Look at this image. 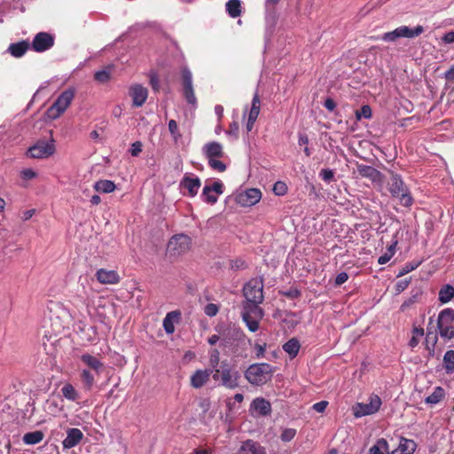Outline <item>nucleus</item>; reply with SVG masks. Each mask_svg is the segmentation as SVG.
Returning a JSON list of instances; mask_svg holds the SVG:
<instances>
[{
	"mask_svg": "<svg viewBox=\"0 0 454 454\" xmlns=\"http://www.w3.org/2000/svg\"><path fill=\"white\" fill-rule=\"evenodd\" d=\"M150 84L154 91L160 90V81L156 74L152 73L150 74Z\"/></svg>",
	"mask_w": 454,
	"mask_h": 454,
	"instance_id": "obj_53",
	"label": "nucleus"
},
{
	"mask_svg": "<svg viewBox=\"0 0 454 454\" xmlns=\"http://www.w3.org/2000/svg\"><path fill=\"white\" fill-rule=\"evenodd\" d=\"M202 197L206 202L210 204H215L218 200V195L210 190L209 185L203 188Z\"/></svg>",
	"mask_w": 454,
	"mask_h": 454,
	"instance_id": "obj_39",
	"label": "nucleus"
},
{
	"mask_svg": "<svg viewBox=\"0 0 454 454\" xmlns=\"http://www.w3.org/2000/svg\"><path fill=\"white\" fill-rule=\"evenodd\" d=\"M299 145H307L309 143V137L305 134L299 135Z\"/></svg>",
	"mask_w": 454,
	"mask_h": 454,
	"instance_id": "obj_64",
	"label": "nucleus"
},
{
	"mask_svg": "<svg viewBox=\"0 0 454 454\" xmlns=\"http://www.w3.org/2000/svg\"><path fill=\"white\" fill-rule=\"evenodd\" d=\"M116 186L113 181L110 180H99L95 183L94 189L97 192L110 193L115 190Z\"/></svg>",
	"mask_w": 454,
	"mask_h": 454,
	"instance_id": "obj_30",
	"label": "nucleus"
},
{
	"mask_svg": "<svg viewBox=\"0 0 454 454\" xmlns=\"http://www.w3.org/2000/svg\"><path fill=\"white\" fill-rule=\"evenodd\" d=\"M29 48V43L27 41H21L16 43L10 44L8 51L15 58L22 57Z\"/></svg>",
	"mask_w": 454,
	"mask_h": 454,
	"instance_id": "obj_24",
	"label": "nucleus"
},
{
	"mask_svg": "<svg viewBox=\"0 0 454 454\" xmlns=\"http://www.w3.org/2000/svg\"><path fill=\"white\" fill-rule=\"evenodd\" d=\"M413 336H417V338H420L425 334L424 329L422 327H414L412 331Z\"/></svg>",
	"mask_w": 454,
	"mask_h": 454,
	"instance_id": "obj_62",
	"label": "nucleus"
},
{
	"mask_svg": "<svg viewBox=\"0 0 454 454\" xmlns=\"http://www.w3.org/2000/svg\"><path fill=\"white\" fill-rule=\"evenodd\" d=\"M74 95L75 90L74 88L64 90L47 110L49 118L53 120L59 118L71 105Z\"/></svg>",
	"mask_w": 454,
	"mask_h": 454,
	"instance_id": "obj_5",
	"label": "nucleus"
},
{
	"mask_svg": "<svg viewBox=\"0 0 454 454\" xmlns=\"http://www.w3.org/2000/svg\"><path fill=\"white\" fill-rule=\"evenodd\" d=\"M388 185V191L392 197L398 199L402 206H411L413 199L408 187L404 184L400 176L393 174Z\"/></svg>",
	"mask_w": 454,
	"mask_h": 454,
	"instance_id": "obj_4",
	"label": "nucleus"
},
{
	"mask_svg": "<svg viewBox=\"0 0 454 454\" xmlns=\"http://www.w3.org/2000/svg\"><path fill=\"white\" fill-rule=\"evenodd\" d=\"M222 336V341L224 345L229 344L231 340L237 341L238 345L242 346L250 343V340L246 337L244 332L239 327L230 326L223 333Z\"/></svg>",
	"mask_w": 454,
	"mask_h": 454,
	"instance_id": "obj_14",
	"label": "nucleus"
},
{
	"mask_svg": "<svg viewBox=\"0 0 454 454\" xmlns=\"http://www.w3.org/2000/svg\"><path fill=\"white\" fill-rule=\"evenodd\" d=\"M34 213H35L34 209H29V210L23 212L22 219L24 221L29 220L33 216Z\"/></svg>",
	"mask_w": 454,
	"mask_h": 454,
	"instance_id": "obj_63",
	"label": "nucleus"
},
{
	"mask_svg": "<svg viewBox=\"0 0 454 454\" xmlns=\"http://www.w3.org/2000/svg\"><path fill=\"white\" fill-rule=\"evenodd\" d=\"M273 192L276 195L282 196L287 192V186L284 182L278 181L273 186Z\"/></svg>",
	"mask_w": 454,
	"mask_h": 454,
	"instance_id": "obj_43",
	"label": "nucleus"
},
{
	"mask_svg": "<svg viewBox=\"0 0 454 454\" xmlns=\"http://www.w3.org/2000/svg\"><path fill=\"white\" fill-rule=\"evenodd\" d=\"M445 396V390L442 387H434L433 393L429 395L426 399L425 403L430 405H434L440 403Z\"/></svg>",
	"mask_w": 454,
	"mask_h": 454,
	"instance_id": "obj_27",
	"label": "nucleus"
},
{
	"mask_svg": "<svg viewBox=\"0 0 454 454\" xmlns=\"http://www.w3.org/2000/svg\"><path fill=\"white\" fill-rule=\"evenodd\" d=\"M362 117L370 119L372 117V109L369 106H363L360 111L356 112V118L360 120Z\"/></svg>",
	"mask_w": 454,
	"mask_h": 454,
	"instance_id": "obj_44",
	"label": "nucleus"
},
{
	"mask_svg": "<svg viewBox=\"0 0 454 454\" xmlns=\"http://www.w3.org/2000/svg\"><path fill=\"white\" fill-rule=\"evenodd\" d=\"M168 130L175 141H177L181 137L177 122L175 120H170L168 121Z\"/></svg>",
	"mask_w": 454,
	"mask_h": 454,
	"instance_id": "obj_41",
	"label": "nucleus"
},
{
	"mask_svg": "<svg viewBox=\"0 0 454 454\" xmlns=\"http://www.w3.org/2000/svg\"><path fill=\"white\" fill-rule=\"evenodd\" d=\"M454 310L452 309H442L437 317V328L442 338L451 340L454 338Z\"/></svg>",
	"mask_w": 454,
	"mask_h": 454,
	"instance_id": "obj_6",
	"label": "nucleus"
},
{
	"mask_svg": "<svg viewBox=\"0 0 454 454\" xmlns=\"http://www.w3.org/2000/svg\"><path fill=\"white\" fill-rule=\"evenodd\" d=\"M261 198V191L256 188H251L237 193L235 201L242 207H251L259 202Z\"/></svg>",
	"mask_w": 454,
	"mask_h": 454,
	"instance_id": "obj_12",
	"label": "nucleus"
},
{
	"mask_svg": "<svg viewBox=\"0 0 454 454\" xmlns=\"http://www.w3.org/2000/svg\"><path fill=\"white\" fill-rule=\"evenodd\" d=\"M442 363L447 374L454 372V350H448L445 352Z\"/></svg>",
	"mask_w": 454,
	"mask_h": 454,
	"instance_id": "obj_32",
	"label": "nucleus"
},
{
	"mask_svg": "<svg viewBox=\"0 0 454 454\" xmlns=\"http://www.w3.org/2000/svg\"><path fill=\"white\" fill-rule=\"evenodd\" d=\"M129 96L132 98L133 106L140 107L147 99L148 90L141 84H134L129 89Z\"/></svg>",
	"mask_w": 454,
	"mask_h": 454,
	"instance_id": "obj_16",
	"label": "nucleus"
},
{
	"mask_svg": "<svg viewBox=\"0 0 454 454\" xmlns=\"http://www.w3.org/2000/svg\"><path fill=\"white\" fill-rule=\"evenodd\" d=\"M83 437V433L79 428H67V437L62 442L63 449L69 450L75 447Z\"/></svg>",
	"mask_w": 454,
	"mask_h": 454,
	"instance_id": "obj_17",
	"label": "nucleus"
},
{
	"mask_svg": "<svg viewBox=\"0 0 454 454\" xmlns=\"http://www.w3.org/2000/svg\"><path fill=\"white\" fill-rule=\"evenodd\" d=\"M54 44V36L47 32H39L34 37L31 47L36 52H43Z\"/></svg>",
	"mask_w": 454,
	"mask_h": 454,
	"instance_id": "obj_13",
	"label": "nucleus"
},
{
	"mask_svg": "<svg viewBox=\"0 0 454 454\" xmlns=\"http://www.w3.org/2000/svg\"><path fill=\"white\" fill-rule=\"evenodd\" d=\"M324 106L327 110L333 111L336 106V104L333 99L329 98L325 99Z\"/></svg>",
	"mask_w": 454,
	"mask_h": 454,
	"instance_id": "obj_59",
	"label": "nucleus"
},
{
	"mask_svg": "<svg viewBox=\"0 0 454 454\" xmlns=\"http://www.w3.org/2000/svg\"><path fill=\"white\" fill-rule=\"evenodd\" d=\"M213 379L215 381L220 380L223 387L234 389L239 387L240 374L238 371L231 369L227 361H223L219 369H215L213 373Z\"/></svg>",
	"mask_w": 454,
	"mask_h": 454,
	"instance_id": "obj_3",
	"label": "nucleus"
},
{
	"mask_svg": "<svg viewBox=\"0 0 454 454\" xmlns=\"http://www.w3.org/2000/svg\"><path fill=\"white\" fill-rule=\"evenodd\" d=\"M251 409L259 415L266 416L270 413L271 405L270 402L264 398H255L251 404Z\"/></svg>",
	"mask_w": 454,
	"mask_h": 454,
	"instance_id": "obj_23",
	"label": "nucleus"
},
{
	"mask_svg": "<svg viewBox=\"0 0 454 454\" xmlns=\"http://www.w3.org/2000/svg\"><path fill=\"white\" fill-rule=\"evenodd\" d=\"M260 303L243 302L241 317L248 330L252 333L259 329V323L264 317L263 309L259 307Z\"/></svg>",
	"mask_w": 454,
	"mask_h": 454,
	"instance_id": "obj_1",
	"label": "nucleus"
},
{
	"mask_svg": "<svg viewBox=\"0 0 454 454\" xmlns=\"http://www.w3.org/2000/svg\"><path fill=\"white\" fill-rule=\"evenodd\" d=\"M391 252H386L382 255H380L378 259L379 264H385L392 258Z\"/></svg>",
	"mask_w": 454,
	"mask_h": 454,
	"instance_id": "obj_55",
	"label": "nucleus"
},
{
	"mask_svg": "<svg viewBox=\"0 0 454 454\" xmlns=\"http://www.w3.org/2000/svg\"><path fill=\"white\" fill-rule=\"evenodd\" d=\"M348 274L346 272H341L337 275L335 283L337 285H342L348 280Z\"/></svg>",
	"mask_w": 454,
	"mask_h": 454,
	"instance_id": "obj_56",
	"label": "nucleus"
},
{
	"mask_svg": "<svg viewBox=\"0 0 454 454\" xmlns=\"http://www.w3.org/2000/svg\"><path fill=\"white\" fill-rule=\"evenodd\" d=\"M191 239L184 234H177L173 236L167 247L169 256L177 257L188 252L191 248Z\"/></svg>",
	"mask_w": 454,
	"mask_h": 454,
	"instance_id": "obj_11",
	"label": "nucleus"
},
{
	"mask_svg": "<svg viewBox=\"0 0 454 454\" xmlns=\"http://www.w3.org/2000/svg\"><path fill=\"white\" fill-rule=\"evenodd\" d=\"M226 11L231 18H237L241 14V3L239 0H229L226 3Z\"/></svg>",
	"mask_w": 454,
	"mask_h": 454,
	"instance_id": "obj_31",
	"label": "nucleus"
},
{
	"mask_svg": "<svg viewBox=\"0 0 454 454\" xmlns=\"http://www.w3.org/2000/svg\"><path fill=\"white\" fill-rule=\"evenodd\" d=\"M82 381L85 383V385L88 387H91V386L93 385L94 383V377L93 375L90 373V372H89L88 370H83L82 372Z\"/></svg>",
	"mask_w": 454,
	"mask_h": 454,
	"instance_id": "obj_45",
	"label": "nucleus"
},
{
	"mask_svg": "<svg viewBox=\"0 0 454 454\" xmlns=\"http://www.w3.org/2000/svg\"><path fill=\"white\" fill-rule=\"evenodd\" d=\"M319 176L325 181V182H327V183H330L331 181H333V176H334V174H333V171L332 169H329V168H324L320 171L319 173Z\"/></svg>",
	"mask_w": 454,
	"mask_h": 454,
	"instance_id": "obj_48",
	"label": "nucleus"
},
{
	"mask_svg": "<svg viewBox=\"0 0 454 454\" xmlns=\"http://www.w3.org/2000/svg\"><path fill=\"white\" fill-rule=\"evenodd\" d=\"M62 395L69 401H76L79 399V394L71 384H66L61 388Z\"/></svg>",
	"mask_w": 454,
	"mask_h": 454,
	"instance_id": "obj_36",
	"label": "nucleus"
},
{
	"mask_svg": "<svg viewBox=\"0 0 454 454\" xmlns=\"http://www.w3.org/2000/svg\"><path fill=\"white\" fill-rule=\"evenodd\" d=\"M20 176L24 180H31L37 176V173L32 168H25L20 171Z\"/></svg>",
	"mask_w": 454,
	"mask_h": 454,
	"instance_id": "obj_49",
	"label": "nucleus"
},
{
	"mask_svg": "<svg viewBox=\"0 0 454 454\" xmlns=\"http://www.w3.org/2000/svg\"><path fill=\"white\" fill-rule=\"evenodd\" d=\"M265 344L264 345H261V344H258L256 343L254 345V348H255V351H256V357L259 358L261 356H263L264 355V352H265Z\"/></svg>",
	"mask_w": 454,
	"mask_h": 454,
	"instance_id": "obj_58",
	"label": "nucleus"
},
{
	"mask_svg": "<svg viewBox=\"0 0 454 454\" xmlns=\"http://www.w3.org/2000/svg\"><path fill=\"white\" fill-rule=\"evenodd\" d=\"M296 430L294 428H285L281 433L280 439L285 442H288L294 438Z\"/></svg>",
	"mask_w": 454,
	"mask_h": 454,
	"instance_id": "obj_42",
	"label": "nucleus"
},
{
	"mask_svg": "<svg viewBox=\"0 0 454 454\" xmlns=\"http://www.w3.org/2000/svg\"><path fill=\"white\" fill-rule=\"evenodd\" d=\"M260 107H261V100H260L258 93L256 92L253 97L252 106H251V109H250L249 114H248V116H250V119L252 121L257 119V117L260 114Z\"/></svg>",
	"mask_w": 454,
	"mask_h": 454,
	"instance_id": "obj_37",
	"label": "nucleus"
},
{
	"mask_svg": "<svg viewBox=\"0 0 454 454\" xmlns=\"http://www.w3.org/2000/svg\"><path fill=\"white\" fill-rule=\"evenodd\" d=\"M96 278L99 283L104 285H114L120 281L117 271L113 270L99 269L96 272Z\"/></svg>",
	"mask_w": 454,
	"mask_h": 454,
	"instance_id": "obj_20",
	"label": "nucleus"
},
{
	"mask_svg": "<svg viewBox=\"0 0 454 454\" xmlns=\"http://www.w3.org/2000/svg\"><path fill=\"white\" fill-rule=\"evenodd\" d=\"M454 297V287L450 285H445L439 292V301L442 303L449 302Z\"/></svg>",
	"mask_w": 454,
	"mask_h": 454,
	"instance_id": "obj_34",
	"label": "nucleus"
},
{
	"mask_svg": "<svg viewBox=\"0 0 454 454\" xmlns=\"http://www.w3.org/2000/svg\"><path fill=\"white\" fill-rule=\"evenodd\" d=\"M328 405L327 401H321L313 404L312 408L317 412H324Z\"/></svg>",
	"mask_w": 454,
	"mask_h": 454,
	"instance_id": "obj_54",
	"label": "nucleus"
},
{
	"mask_svg": "<svg viewBox=\"0 0 454 454\" xmlns=\"http://www.w3.org/2000/svg\"><path fill=\"white\" fill-rule=\"evenodd\" d=\"M182 79L184 85V96L186 101L191 105H196V97L192 87V75L188 68L182 70Z\"/></svg>",
	"mask_w": 454,
	"mask_h": 454,
	"instance_id": "obj_15",
	"label": "nucleus"
},
{
	"mask_svg": "<svg viewBox=\"0 0 454 454\" xmlns=\"http://www.w3.org/2000/svg\"><path fill=\"white\" fill-rule=\"evenodd\" d=\"M424 32V27L418 25L415 27L408 26H400L393 31L384 33L380 39L385 42H395L399 38H414L420 35Z\"/></svg>",
	"mask_w": 454,
	"mask_h": 454,
	"instance_id": "obj_7",
	"label": "nucleus"
},
{
	"mask_svg": "<svg viewBox=\"0 0 454 454\" xmlns=\"http://www.w3.org/2000/svg\"><path fill=\"white\" fill-rule=\"evenodd\" d=\"M202 153L207 160L224 157L223 145L216 141L205 144L202 147Z\"/></svg>",
	"mask_w": 454,
	"mask_h": 454,
	"instance_id": "obj_18",
	"label": "nucleus"
},
{
	"mask_svg": "<svg viewBox=\"0 0 454 454\" xmlns=\"http://www.w3.org/2000/svg\"><path fill=\"white\" fill-rule=\"evenodd\" d=\"M95 80L99 82H106L110 78V74L106 70H101L95 73Z\"/></svg>",
	"mask_w": 454,
	"mask_h": 454,
	"instance_id": "obj_47",
	"label": "nucleus"
},
{
	"mask_svg": "<svg viewBox=\"0 0 454 454\" xmlns=\"http://www.w3.org/2000/svg\"><path fill=\"white\" fill-rule=\"evenodd\" d=\"M221 158H214L211 160H207L208 166L217 171V172H224L227 168L226 164L220 160Z\"/></svg>",
	"mask_w": 454,
	"mask_h": 454,
	"instance_id": "obj_40",
	"label": "nucleus"
},
{
	"mask_svg": "<svg viewBox=\"0 0 454 454\" xmlns=\"http://www.w3.org/2000/svg\"><path fill=\"white\" fill-rule=\"evenodd\" d=\"M368 401V403H357L352 407L353 415L356 418L372 415L379 411L382 404L380 397L375 394H372Z\"/></svg>",
	"mask_w": 454,
	"mask_h": 454,
	"instance_id": "obj_9",
	"label": "nucleus"
},
{
	"mask_svg": "<svg viewBox=\"0 0 454 454\" xmlns=\"http://www.w3.org/2000/svg\"><path fill=\"white\" fill-rule=\"evenodd\" d=\"M81 360L89 367L95 371H98L100 368H102L103 364L95 356L90 355V354H83L81 356Z\"/></svg>",
	"mask_w": 454,
	"mask_h": 454,
	"instance_id": "obj_35",
	"label": "nucleus"
},
{
	"mask_svg": "<svg viewBox=\"0 0 454 454\" xmlns=\"http://www.w3.org/2000/svg\"><path fill=\"white\" fill-rule=\"evenodd\" d=\"M181 313L177 310L168 312L163 319V328L168 334L175 332V324L180 319Z\"/></svg>",
	"mask_w": 454,
	"mask_h": 454,
	"instance_id": "obj_22",
	"label": "nucleus"
},
{
	"mask_svg": "<svg viewBox=\"0 0 454 454\" xmlns=\"http://www.w3.org/2000/svg\"><path fill=\"white\" fill-rule=\"evenodd\" d=\"M418 267V264H415V265H411V264H405L403 268V270H401L400 274L399 275H404V274H407L409 273L410 271L415 270L416 268Z\"/></svg>",
	"mask_w": 454,
	"mask_h": 454,
	"instance_id": "obj_60",
	"label": "nucleus"
},
{
	"mask_svg": "<svg viewBox=\"0 0 454 454\" xmlns=\"http://www.w3.org/2000/svg\"><path fill=\"white\" fill-rule=\"evenodd\" d=\"M43 439V434L41 431L29 432L24 434L23 442L28 445L39 443Z\"/></svg>",
	"mask_w": 454,
	"mask_h": 454,
	"instance_id": "obj_33",
	"label": "nucleus"
},
{
	"mask_svg": "<svg viewBox=\"0 0 454 454\" xmlns=\"http://www.w3.org/2000/svg\"><path fill=\"white\" fill-rule=\"evenodd\" d=\"M398 447L401 454H413L417 449V443L413 440L401 437Z\"/></svg>",
	"mask_w": 454,
	"mask_h": 454,
	"instance_id": "obj_25",
	"label": "nucleus"
},
{
	"mask_svg": "<svg viewBox=\"0 0 454 454\" xmlns=\"http://www.w3.org/2000/svg\"><path fill=\"white\" fill-rule=\"evenodd\" d=\"M219 311V308L215 303H207L204 308V313L208 317H215Z\"/></svg>",
	"mask_w": 454,
	"mask_h": 454,
	"instance_id": "obj_46",
	"label": "nucleus"
},
{
	"mask_svg": "<svg viewBox=\"0 0 454 454\" xmlns=\"http://www.w3.org/2000/svg\"><path fill=\"white\" fill-rule=\"evenodd\" d=\"M220 363V352L218 349L214 348L209 351V364L212 367V371L215 372V369H219L218 365Z\"/></svg>",
	"mask_w": 454,
	"mask_h": 454,
	"instance_id": "obj_38",
	"label": "nucleus"
},
{
	"mask_svg": "<svg viewBox=\"0 0 454 454\" xmlns=\"http://www.w3.org/2000/svg\"><path fill=\"white\" fill-rule=\"evenodd\" d=\"M273 370L266 363L251 364L245 372V377L252 385L261 386L270 380Z\"/></svg>",
	"mask_w": 454,
	"mask_h": 454,
	"instance_id": "obj_2",
	"label": "nucleus"
},
{
	"mask_svg": "<svg viewBox=\"0 0 454 454\" xmlns=\"http://www.w3.org/2000/svg\"><path fill=\"white\" fill-rule=\"evenodd\" d=\"M442 41L445 43H454V31H450L442 36Z\"/></svg>",
	"mask_w": 454,
	"mask_h": 454,
	"instance_id": "obj_57",
	"label": "nucleus"
},
{
	"mask_svg": "<svg viewBox=\"0 0 454 454\" xmlns=\"http://www.w3.org/2000/svg\"><path fill=\"white\" fill-rule=\"evenodd\" d=\"M247 302L262 303L263 301V279L254 278L250 279L243 287Z\"/></svg>",
	"mask_w": 454,
	"mask_h": 454,
	"instance_id": "obj_8",
	"label": "nucleus"
},
{
	"mask_svg": "<svg viewBox=\"0 0 454 454\" xmlns=\"http://www.w3.org/2000/svg\"><path fill=\"white\" fill-rule=\"evenodd\" d=\"M444 77L449 82H454V67L445 72Z\"/></svg>",
	"mask_w": 454,
	"mask_h": 454,
	"instance_id": "obj_61",
	"label": "nucleus"
},
{
	"mask_svg": "<svg viewBox=\"0 0 454 454\" xmlns=\"http://www.w3.org/2000/svg\"><path fill=\"white\" fill-rule=\"evenodd\" d=\"M301 345L297 339L292 338L283 345V349L291 358L295 357L300 350Z\"/></svg>",
	"mask_w": 454,
	"mask_h": 454,
	"instance_id": "obj_26",
	"label": "nucleus"
},
{
	"mask_svg": "<svg viewBox=\"0 0 454 454\" xmlns=\"http://www.w3.org/2000/svg\"><path fill=\"white\" fill-rule=\"evenodd\" d=\"M212 370H197L191 377V384L195 388H200L208 380Z\"/></svg>",
	"mask_w": 454,
	"mask_h": 454,
	"instance_id": "obj_21",
	"label": "nucleus"
},
{
	"mask_svg": "<svg viewBox=\"0 0 454 454\" xmlns=\"http://www.w3.org/2000/svg\"><path fill=\"white\" fill-rule=\"evenodd\" d=\"M388 453V442L386 439L380 438L377 440L368 451V454H387Z\"/></svg>",
	"mask_w": 454,
	"mask_h": 454,
	"instance_id": "obj_28",
	"label": "nucleus"
},
{
	"mask_svg": "<svg viewBox=\"0 0 454 454\" xmlns=\"http://www.w3.org/2000/svg\"><path fill=\"white\" fill-rule=\"evenodd\" d=\"M200 187V180L198 176L185 175L180 182V188L186 190L191 197H194Z\"/></svg>",
	"mask_w": 454,
	"mask_h": 454,
	"instance_id": "obj_19",
	"label": "nucleus"
},
{
	"mask_svg": "<svg viewBox=\"0 0 454 454\" xmlns=\"http://www.w3.org/2000/svg\"><path fill=\"white\" fill-rule=\"evenodd\" d=\"M142 143L139 141L134 142L130 147V153L132 156H137L142 152Z\"/></svg>",
	"mask_w": 454,
	"mask_h": 454,
	"instance_id": "obj_52",
	"label": "nucleus"
},
{
	"mask_svg": "<svg viewBox=\"0 0 454 454\" xmlns=\"http://www.w3.org/2000/svg\"><path fill=\"white\" fill-rule=\"evenodd\" d=\"M56 151L53 139L49 141L39 140L27 151V156L31 159H46L53 155Z\"/></svg>",
	"mask_w": 454,
	"mask_h": 454,
	"instance_id": "obj_10",
	"label": "nucleus"
},
{
	"mask_svg": "<svg viewBox=\"0 0 454 454\" xmlns=\"http://www.w3.org/2000/svg\"><path fill=\"white\" fill-rule=\"evenodd\" d=\"M210 190L216 195H220L223 192V184L221 181L214 182L212 185H209Z\"/></svg>",
	"mask_w": 454,
	"mask_h": 454,
	"instance_id": "obj_51",
	"label": "nucleus"
},
{
	"mask_svg": "<svg viewBox=\"0 0 454 454\" xmlns=\"http://www.w3.org/2000/svg\"><path fill=\"white\" fill-rule=\"evenodd\" d=\"M357 171L362 176L368 177L372 180H375L380 176V172L376 168L364 164L357 165Z\"/></svg>",
	"mask_w": 454,
	"mask_h": 454,
	"instance_id": "obj_29",
	"label": "nucleus"
},
{
	"mask_svg": "<svg viewBox=\"0 0 454 454\" xmlns=\"http://www.w3.org/2000/svg\"><path fill=\"white\" fill-rule=\"evenodd\" d=\"M436 341H437V333H433L431 331L430 327L428 326L427 329V336H426V342H427V344L431 342L432 345L434 346Z\"/></svg>",
	"mask_w": 454,
	"mask_h": 454,
	"instance_id": "obj_50",
	"label": "nucleus"
}]
</instances>
